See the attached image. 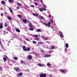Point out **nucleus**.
Returning a JSON list of instances; mask_svg holds the SVG:
<instances>
[{"label": "nucleus", "instance_id": "nucleus-32", "mask_svg": "<svg viewBox=\"0 0 77 77\" xmlns=\"http://www.w3.org/2000/svg\"><path fill=\"white\" fill-rule=\"evenodd\" d=\"M32 42L33 44H36V42L35 41H32Z\"/></svg>", "mask_w": 77, "mask_h": 77}, {"label": "nucleus", "instance_id": "nucleus-58", "mask_svg": "<svg viewBox=\"0 0 77 77\" xmlns=\"http://www.w3.org/2000/svg\"><path fill=\"white\" fill-rule=\"evenodd\" d=\"M2 71H3V69L2 70Z\"/></svg>", "mask_w": 77, "mask_h": 77}, {"label": "nucleus", "instance_id": "nucleus-46", "mask_svg": "<svg viewBox=\"0 0 77 77\" xmlns=\"http://www.w3.org/2000/svg\"><path fill=\"white\" fill-rule=\"evenodd\" d=\"M41 51H42V53H44V50H42Z\"/></svg>", "mask_w": 77, "mask_h": 77}, {"label": "nucleus", "instance_id": "nucleus-27", "mask_svg": "<svg viewBox=\"0 0 77 77\" xmlns=\"http://www.w3.org/2000/svg\"><path fill=\"white\" fill-rule=\"evenodd\" d=\"M55 48V47L54 46H51V50H52L53 49H54Z\"/></svg>", "mask_w": 77, "mask_h": 77}, {"label": "nucleus", "instance_id": "nucleus-21", "mask_svg": "<svg viewBox=\"0 0 77 77\" xmlns=\"http://www.w3.org/2000/svg\"><path fill=\"white\" fill-rule=\"evenodd\" d=\"M21 63H26V62L23 61V60L21 61Z\"/></svg>", "mask_w": 77, "mask_h": 77}, {"label": "nucleus", "instance_id": "nucleus-37", "mask_svg": "<svg viewBox=\"0 0 77 77\" xmlns=\"http://www.w3.org/2000/svg\"><path fill=\"white\" fill-rule=\"evenodd\" d=\"M42 9H43V11H47V9L45 8H42Z\"/></svg>", "mask_w": 77, "mask_h": 77}, {"label": "nucleus", "instance_id": "nucleus-22", "mask_svg": "<svg viewBox=\"0 0 77 77\" xmlns=\"http://www.w3.org/2000/svg\"><path fill=\"white\" fill-rule=\"evenodd\" d=\"M36 32H41V29H38L37 30H36Z\"/></svg>", "mask_w": 77, "mask_h": 77}, {"label": "nucleus", "instance_id": "nucleus-57", "mask_svg": "<svg viewBox=\"0 0 77 77\" xmlns=\"http://www.w3.org/2000/svg\"><path fill=\"white\" fill-rule=\"evenodd\" d=\"M50 77H52V76H50Z\"/></svg>", "mask_w": 77, "mask_h": 77}, {"label": "nucleus", "instance_id": "nucleus-18", "mask_svg": "<svg viewBox=\"0 0 77 77\" xmlns=\"http://www.w3.org/2000/svg\"><path fill=\"white\" fill-rule=\"evenodd\" d=\"M17 4L18 6H22V4H20V3H19V2H18L17 3Z\"/></svg>", "mask_w": 77, "mask_h": 77}, {"label": "nucleus", "instance_id": "nucleus-34", "mask_svg": "<svg viewBox=\"0 0 77 77\" xmlns=\"http://www.w3.org/2000/svg\"><path fill=\"white\" fill-rule=\"evenodd\" d=\"M42 8H41V9H39V10H40V11L41 12H42V11H43V10H42Z\"/></svg>", "mask_w": 77, "mask_h": 77}, {"label": "nucleus", "instance_id": "nucleus-7", "mask_svg": "<svg viewBox=\"0 0 77 77\" xmlns=\"http://www.w3.org/2000/svg\"><path fill=\"white\" fill-rule=\"evenodd\" d=\"M51 55H45L43 56V57H45V58H47V57H51Z\"/></svg>", "mask_w": 77, "mask_h": 77}, {"label": "nucleus", "instance_id": "nucleus-26", "mask_svg": "<svg viewBox=\"0 0 77 77\" xmlns=\"http://www.w3.org/2000/svg\"><path fill=\"white\" fill-rule=\"evenodd\" d=\"M13 59H14V60H16L17 59L18 57H14Z\"/></svg>", "mask_w": 77, "mask_h": 77}, {"label": "nucleus", "instance_id": "nucleus-12", "mask_svg": "<svg viewBox=\"0 0 77 77\" xmlns=\"http://www.w3.org/2000/svg\"><path fill=\"white\" fill-rule=\"evenodd\" d=\"M23 23H27V21L26 19H23Z\"/></svg>", "mask_w": 77, "mask_h": 77}, {"label": "nucleus", "instance_id": "nucleus-20", "mask_svg": "<svg viewBox=\"0 0 77 77\" xmlns=\"http://www.w3.org/2000/svg\"><path fill=\"white\" fill-rule=\"evenodd\" d=\"M39 17L40 18V19H42V20H43V19H44V17H43V16H39Z\"/></svg>", "mask_w": 77, "mask_h": 77}, {"label": "nucleus", "instance_id": "nucleus-50", "mask_svg": "<svg viewBox=\"0 0 77 77\" xmlns=\"http://www.w3.org/2000/svg\"><path fill=\"white\" fill-rule=\"evenodd\" d=\"M17 9H20V8H19V7H17Z\"/></svg>", "mask_w": 77, "mask_h": 77}, {"label": "nucleus", "instance_id": "nucleus-29", "mask_svg": "<svg viewBox=\"0 0 77 77\" xmlns=\"http://www.w3.org/2000/svg\"><path fill=\"white\" fill-rule=\"evenodd\" d=\"M59 34L60 35H61L63 34V33H62V32L61 31H59Z\"/></svg>", "mask_w": 77, "mask_h": 77}, {"label": "nucleus", "instance_id": "nucleus-59", "mask_svg": "<svg viewBox=\"0 0 77 77\" xmlns=\"http://www.w3.org/2000/svg\"><path fill=\"white\" fill-rule=\"evenodd\" d=\"M34 0V1H35V0Z\"/></svg>", "mask_w": 77, "mask_h": 77}, {"label": "nucleus", "instance_id": "nucleus-17", "mask_svg": "<svg viewBox=\"0 0 77 77\" xmlns=\"http://www.w3.org/2000/svg\"><path fill=\"white\" fill-rule=\"evenodd\" d=\"M9 3H13L14 2V0H8Z\"/></svg>", "mask_w": 77, "mask_h": 77}, {"label": "nucleus", "instance_id": "nucleus-54", "mask_svg": "<svg viewBox=\"0 0 77 77\" xmlns=\"http://www.w3.org/2000/svg\"><path fill=\"white\" fill-rule=\"evenodd\" d=\"M45 39L47 40V39H47V38H45Z\"/></svg>", "mask_w": 77, "mask_h": 77}, {"label": "nucleus", "instance_id": "nucleus-44", "mask_svg": "<svg viewBox=\"0 0 77 77\" xmlns=\"http://www.w3.org/2000/svg\"><path fill=\"white\" fill-rule=\"evenodd\" d=\"M65 52H67V49H65Z\"/></svg>", "mask_w": 77, "mask_h": 77}, {"label": "nucleus", "instance_id": "nucleus-9", "mask_svg": "<svg viewBox=\"0 0 77 77\" xmlns=\"http://www.w3.org/2000/svg\"><path fill=\"white\" fill-rule=\"evenodd\" d=\"M1 3L2 5H6V2H5V1H2L1 2Z\"/></svg>", "mask_w": 77, "mask_h": 77}, {"label": "nucleus", "instance_id": "nucleus-25", "mask_svg": "<svg viewBox=\"0 0 77 77\" xmlns=\"http://www.w3.org/2000/svg\"><path fill=\"white\" fill-rule=\"evenodd\" d=\"M7 18L9 20H11V17H9V16H7Z\"/></svg>", "mask_w": 77, "mask_h": 77}, {"label": "nucleus", "instance_id": "nucleus-38", "mask_svg": "<svg viewBox=\"0 0 77 77\" xmlns=\"http://www.w3.org/2000/svg\"><path fill=\"white\" fill-rule=\"evenodd\" d=\"M30 7H31V8H35V7L34 6V5H30Z\"/></svg>", "mask_w": 77, "mask_h": 77}, {"label": "nucleus", "instance_id": "nucleus-15", "mask_svg": "<svg viewBox=\"0 0 77 77\" xmlns=\"http://www.w3.org/2000/svg\"><path fill=\"white\" fill-rule=\"evenodd\" d=\"M66 47L67 48H68L69 47V45H68V44L67 43L66 44Z\"/></svg>", "mask_w": 77, "mask_h": 77}, {"label": "nucleus", "instance_id": "nucleus-40", "mask_svg": "<svg viewBox=\"0 0 77 77\" xmlns=\"http://www.w3.org/2000/svg\"><path fill=\"white\" fill-rule=\"evenodd\" d=\"M51 23H53V19H51Z\"/></svg>", "mask_w": 77, "mask_h": 77}, {"label": "nucleus", "instance_id": "nucleus-13", "mask_svg": "<svg viewBox=\"0 0 77 77\" xmlns=\"http://www.w3.org/2000/svg\"><path fill=\"white\" fill-rule=\"evenodd\" d=\"M38 44H39V45L40 44V45H41V44H44V43L43 42H38Z\"/></svg>", "mask_w": 77, "mask_h": 77}, {"label": "nucleus", "instance_id": "nucleus-43", "mask_svg": "<svg viewBox=\"0 0 77 77\" xmlns=\"http://www.w3.org/2000/svg\"><path fill=\"white\" fill-rule=\"evenodd\" d=\"M10 12H11V14H12L13 13V11H12V10H10Z\"/></svg>", "mask_w": 77, "mask_h": 77}, {"label": "nucleus", "instance_id": "nucleus-5", "mask_svg": "<svg viewBox=\"0 0 77 77\" xmlns=\"http://www.w3.org/2000/svg\"><path fill=\"white\" fill-rule=\"evenodd\" d=\"M22 48L23 50H24V51H27V48H26V47L25 46H23V47Z\"/></svg>", "mask_w": 77, "mask_h": 77}, {"label": "nucleus", "instance_id": "nucleus-1", "mask_svg": "<svg viewBox=\"0 0 77 77\" xmlns=\"http://www.w3.org/2000/svg\"><path fill=\"white\" fill-rule=\"evenodd\" d=\"M45 26L47 27H51V22H49L48 23H45Z\"/></svg>", "mask_w": 77, "mask_h": 77}, {"label": "nucleus", "instance_id": "nucleus-31", "mask_svg": "<svg viewBox=\"0 0 77 77\" xmlns=\"http://www.w3.org/2000/svg\"><path fill=\"white\" fill-rule=\"evenodd\" d=\"M34 36H35V38H37L38 37V35H34Z\"/></svg>", "mask_w": 77, "mask_h": 77}, {"label": "nucleus", "instance_id": "nucleus-56", "mask_svg": "<svg viewBox=\"0 0 77 77\" xmlns=\"http://www.w3.org/2000/svg\"><path fill=\"white\" fill-rule=\"evenodd\" d=\"M44 7H46V5H45L44 6Z\"/></svg>", "mask_w": 77, "mask_h": 77}, {"label": "nucleus", "instance_id": "nucleus-41", "mask_svg": "<svg viewBox=\"0 0 77 77\" xmlns=\"http://www.w3.org/2000/svg\"><path fill=\"white\" fill-rule=\"evenodd\" d=\"M9 9V11H11L12 10V9H11V7H9V8H8Z\"/></svg>", "mask_w": 77, "mask_h": 77}, {"label": "nucleus", "instance_id": "nucleus-28", "mask_svg": "<svg viewBox=\"0 0 77 77\" xmlns=\"http://www.w3.org/2000/svg\"><path fill=\"white\" fill-rule=\"evenodd\" d=\"M27 50L28 51H30V50H31V49H30V48H27Z\"/></svg>", "mask_w": 77, "mask_h": 77}, {"label": "nucleus", "instance_id": "nucleus-55", "mask_svg": "<svg viewBox=\"0 0 77 77\" xmlns=\"http://www.w3.org/2000/svg\"><path fill=\"white\" fill-rule=\"evenodd\" d=\"M42 23H43V24H45V23H44L42 22Z\"/></svg>", "mask_w": 77, "mask_h": 77}, {"label": "nucleus", "instance_id": "nucleus-11", "mask_svg": "<svg viewBox=\"0 0 77 77\" xmlns=\"http://www.w3.org/2000/svg\"><path fill=\"white\" fill-rule=\"evenodd\" d=\"M60 72H63V73H64V72H65V71L62 69H60Z\"/></svg>", "mask_w": 77, "mask_h": 77}, {"label": "nucleus", "instance_id": "nucleus-42", "mask_svg": "<svg viewBox=\"0 0 77 77\" xmlns=\"http://www.w3.org/2000/svg\"><path fill=\"white\" fill-rule=\"evenodd\" d=\"M4 57H5V58H7V57H8V56H6V55H4Z\"/></svg>", "mask_w": 77, "mask_h": 77}, {"label": "nucleus", "instance_id": "nucleus-2", "mask_svg": "<svg viewBox=\"0 0 77 77\" xmlns=\"http://www.w3.org/2000/svg\"><path fill=\"white\" fill-rule=\"evenodd\" d=\"M39 75L40 77H46V73L40 74Z\"/></svg>", "mask_w": 77, "mask_h": 77}, {"label": "nucleus", "instance_id": "nucleus-10", "mask_svg": "<svg viewBox=\"0 0 77 77\" xmlns=\"http://www.w3.org/2000/svg\"><path fill=\"white\" fill-rule=\"evenodd\" d=\"M3 28V23H1V25H0V29H2Z\"/></svg>", "mask_w": 77, "mask_h": 77}, {"label": "nucleus", "instance_id": "nucleus-39", "mask_svg": "<svg viewBox=\"0 0 77 77\" xmlns=\"http://www.w3.org/2000/svg\"><path fill=\"white\" fill-rule=\"evenodd\" d=\"M5 27L7 26H8V23H5Z\"/></svg>", "mask_w": 77, "mask_h": 77}, {"label": "nucleus", "instance_id": "nucleus-4", "mask_svg": "<svg viewBox=\"0 0 77 77\" xmlns=\"http://www.w3.org/2000/svg\"><path fill=\"white\" fill-rule=\"evenodd\" d=\"M14 69L16 71H17V72H18V71H19V70H20V68L18 67H14Z\"/></svg>", "mask_w": 77, "mask_h": 77}, {"label": "nucleus", "instance_id": "nucleus-52", "mask_svg": "<svg viewBox=\"0 0 77 77\" xmlns=\"http://www.w3.org/2000/svg\"><path fill=\"white\" fill-rule=\"evenodd\" d=\"M51 28H52V29H54V27H53V26H51Z\"/></svg>", "mask_w": 77, "mask_h": 77}, {"label": "nucleus", "instance_id": "nucleus-53", "mask_svg": "<svg viewBox=\"0 0 77 77\" xmlns=\"http://www.w3.org/2000/svg\"><path fill=\"white\" fill-rule=\"evenodd\" d=\"M49 17H51V15H49Z\"/></svg>", "mask_w": 77, "mask_h": 77}, {"label": "nucleus", "instance_id": "nucleus-49", "mask_svg": "<svg viewBox=\"0 0 77 77\" xmlns=\"http://www.w3.org/2000/svg\"><path fill=\"white\" fill-rule=\"evenodd\" d=\"M26 41H29L30 40L29 39H26Z\"/></svg>", "mask_w": 77, "mask_h": 77}, {"label": "nucleus", "instance_id": "nucleus-33", "mask_svg": "<svg viewBox=\"0 0 77 77\" xmlns=\"http://www.w3.org/2000/svg\"><path fill=\"white\" fill-rule=\"evenodd\" d=\"M47 66H51V64H50V63H48L47 64Z\"/></svg>", "mask_w": 77, "mask_h": 77}, {"label": "nucleus", "instance_id": "nucleus-47", "mask_svg": "<svg viewBox=\"0 0 77 77\" xmlns=\"http://www.w3.org/2000/svg\"><path fill=\"white\" fill-rule=\"evenodd\" d=\"M3 14H1V16H2V17H3Z\"/></svg>", "mask_w": 77, "mask_h": 77}, {"label": "nucleus", "instance_id": "nucleus-14", "mask_svg": "<svg viewBox=\"0 0 77 77\" xmlns=\"http://www.w3.org/2000/svg\"><path fill=\"white\" fill-rule=\"evenodd\" d=\"M16 32H18V33H20V30L19 29H16Z\"/></svg>", "mask_w": 77, "mask_h": 77}, {"label": "nucleus", "instance_id": "nucleus-6", "mask_svg": "<svg viewBox=\"0 0 77 77\" xmlns=\"http://www.w3.org/2000/svg\"><path fill=\"white\" fill-rule=\"evenodd\" d=\"M38 66H42V67H43V66H44V65L41 63H39L38 64Z\"/></svg>", "mask_w": 77, "mask_h": 77}, {"label": "nucleus", "instance_id": "nucleus-24", "mask_svg": "<svg viewBox=\"0 0 77 77\" xmlns=\"http://www.w3.org/2000/svg\"><path fill=\"white\" fill-rule=\"evenodd\" d=\"M33 15H34V16H35L36 17L38 16V14L35 13L33 14Z\"/></svg>", "mask_w": 77, "mask_h": 77}, {"label": "nucleus", "instance_id": "nucleus-23", "mask_svg": "<svg viewBox=\"0 0 77 77\" xmlns=\"http://www.w3.org/2000/svg\"><path fill=\"white\" fill-rule=\"evenodd\" d=\"M3 60H4L5 62H6V61L7 60L5 57H3Z\"/></svg>", "mask_w": 77, "mask_h": 77}, {"label": "nucleus", "instance_id": "nucleus-45", "mask_svg": "<svg viewBox=\"0 0 77 77\" xmlns=\"http://www.w3.org/2000/svg\"><path fill=\"white\" fill-rule=\"evenodd\" d=\"M35 5H36V6H38V4L36 3H35Z\"/></svg>", "mask_w": 77, "mask_h": 77}, {"label": "nucleus", "instance_id": "nucleus-35", "mask_svg": "<svg viewBox=\"0 0 77 77\" xmlns=\"http://www.w3.org/2000/svg\"><path fill=\"white\" fill-rule=\"evenodd\" d=\"M60 37H61V38H63V37H64V36H63V34L60 35Z\"/></svg>", "mask_w": 77, "mask_h": 77}, {"label": "nucleus", "instance_id": "nucleus-48", "mask_svg": "<svg viewBox=\"0 0 77 77\" xmlns=\"http://www.w3.org/2000/svg\"><path fill=\"white\" fill-rule=\"evenodd\" d=\"M52 53V51H49V53Z\"/></svg>", "mask_w": 77, "mask_h": 77}, {"label": "nucleus", "instance_id": "nucleus-19", "mask_svg": "<svg viewBox=\"0 0 77 77\" xmlns=\"http://www.w3.org/2000/svg\"><path fill=\"white\" fill-rule=\"evenodd\" d=\"M17 16L19 17V18H21V17H22V15L20 14H18L17 15Z\"/></svg>", "mask_w": 77, "mask_h": 77}, {"label": "nucleus", "instance_id": "nucleus-36", "mask_svg": "<svg viewBox=\"0 0 77 77\" xmlns=\"http://www.w3.org/2000/svg\"><path fill=\"white\" fill-rule=\"evenodd\" d=\"M40 38H36V40H37V41H39V39H40Z\"/></svg>", "mask_w": 77, "mask_h": 77}, {"label": "nucleus", "instance_id": "nucleus-8", "mask_svg": "<svg viewBox=\"0 0 77 77\" xmlns=\"http://www.w3.org/2000/svg\"><path fill=\"white\" fill-rule=\"evenodd\" d=\"M28 26L29 27H31V28H32V23H29L28 24Z\"/></svg>", "mask_w": 77, "mask_h": 77}, {"label": "nucleus", "instance_id": "nucleus-16", "mask_svg": "<svg viewBox=\"0 0 77 77\" xmlns=\"http://www.w3.org/2000/svg\"><path fill=\"white\" fill-rule=\"evenodd\" d=\"M23 75V73L20 72L19 73V77H21V76Z\"/></svg>", "mask_w": 77, "mask_h": 77}, {"label": "nucleus", "instance_id": "nucleus-51", "mask_svg": "<svg viewBox=\"0 0 77 77\" xmlns=\"http://www.w3.org/2000/svg\"><path fill=\"white\" fill-rule=\"evenodd\" d=\"M7 59H8V60H10L9 58H8V57H7Z\"/></svg>", "mask_w": 77, "mask_h": 77}, {"label": "nucleus", "instance_id": "nucleus-3", "mask_svg": "<svg viewBox=\"0 0 77 77\" xmlns=\"http://www.w3.org/2000/svg\"><path fill=\"white\" fill-rule=\"evenodd\" d=\"M27 58H28V60H31V59H32V56L31 55H29L27 57Z\"/></svg>", "mask_w": 77, "mask_h": 77}, {"label": "nucleus", "instance_id": "nucleus-30", "mask_svg": "<svg viewBox=\"0 0 77 77\" xmlns=\"http://www.w3.org/2000/svg\"><path fill=\"white\" fill-rule=\"evenodd\" d=\"M29 30H32L33 31L34 30V29L33 28H29Z\"/></svg>", "mask_w": 77, "mask_h": 77}]
</instances>
